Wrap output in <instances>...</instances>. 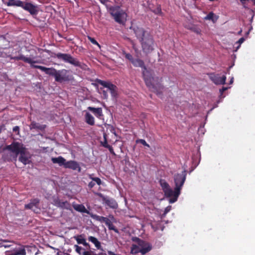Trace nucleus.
<instances>
[{
	"mask_svg": "<svg viewBox=\"0 0 255 255\" xmlns=\"http://www.w3.org/2000/svg\"><path fill=\"white\" fill-rule=\"evenodd\" d=\"M85 122L90 126L95 125V119L93 116L89 113H86L85 115Z\"/></svg>",
	"mask_w": 255,
	"mask_h": 255,
	"instance_id": "aec40b11",
	"label": "nucleus"
},
{
	"mask_svg": "<svg viewBox=\"0 0 255 255\" xmlns=\"http://www.w3.org/2000/svg\"><path fill=\"white\" fill-rule=\"evenodd\" d=\"M11 60H22L24 62L30 64L32 68L38 69L49 76L54 77L56 82L62 83L69 81L72 79V75H69V71L65 69L57 70L53 67L47 68L42 66L34 65V63H39L38 61L34 60L36 57L33 54H30L29 57H25L22 54L17 56H9Z\"/></svg>",
	"mask_w": 255,
	"mask_h": 255,
	"instance_id": "f257e3e1",
	"label": "nucleus"
},
{
	"mask_svg": "<svg viewBox=\"0 0 255 255\" xmlns=\"http://www.w3.org/2000/svg\"><path fill=\"white\" fill-rule=\"evenodd\" d=\"M2 242H7V241H6V240H3Z\"/></svg>",
	"mask_w": 255,
	"mask_h": 255,
	"instance_id": "6e6d98bb",
	"label": "nucleus"
},
{
	"mask_svg": "<svg viewBox=\"0 0 255 255\" xmlns=\"http://www.w3.org/2000/svg\"><path fill=\"white\" fill-rule=\"evenodd\" d=\"M2 130V127H0V133H1Z\"/></svg>",
	"mask_w": 255,
	"mask_h": 255,
	"instance_id": "603ef678",
	"label": "nucleus"
},
{
	"mask_svg": "<svg viewBox=\"0 0 255 255\" xmlns=\"http://www.w3.org/2000/svg\"><path fill=\"white\" fill-rule=\"evenodd\" d=\"M196 33H200V30H196Z\"/></svg>",
	"mask_w": 255,
	"mask_h": 255,
	"instance_id": "3c124183",
	"label": "nucleus"
},
{
	"mask_svg": "<svg viewBox=\"0 0 255 255\" xmlns=\"http://www.w3.org/2000/svg\"><path fill=\"white\" fill-rule=\"evenodd\" d=\"M14 252L17 255H26V254L24 247H23L21 249L14 250Z\"/></svg>",
	"mask_w": 255,
	"mask_h": 255,
	"instance_id": "c756f323",
	"label": "nucleus"
},
{
	"mask_svg": "<svg viewBox=\"0 0 255 255\" xmlns=\"http://www.w3.org/2000/svg\"><path fill=\"white\" fill-rule=\"evenodd\" d=\"M165 211H166V212L168 211V209H167V208H166Z\"/></svg>",
	"mask_w": 255,
	"mask_h": 255,
	"instance_id": "864d4df0",
	"label": "nucleus"
},
{
	"mask_svg": "<svg viewBox=\"0 0 255 255\" xmlns=\"http://www.w3.org/2000/svg\"><path fill=\"white\" fill-rule=\"evenodd\" d=\"M88 240L93 243L97 249H101V243L96 238L93 236H89L88 237Z\"/></svg>",
	"mask_w": 255,
	"mask_h": 255,
	"instance_id": "5701e85b",
	"label": "nucleus"
},
{
	"mask_svg": "<svg viewBox=\"0 0 255 255\" xmlns=\"http://www.w3.org/2000/svg\"><path fill=\"white\" fill-rule=\"evenodd\" d=\"M105 204L113 209H116L118 207V204L117 202L113 199H103Z\"/></svg>",
	"mask_w": 255,
	"mask_h": 255,
	"instance_id": "4468645a",
	"label": "nucleus"
},
{
	"mask_svg": "<svg viewBox=\"0 0 255 255\" xmlns=\"http://www.w3.org/2000/svg\"><path fill=\"white\" fill-rule=\"evenodd\" d=\"M90 215L91 217L95 220L99 221L102 223H105V224H106V223L108 222L109 220L108 218L106 217L100 216L97 215L91 214Z\"/></svg>",
	"mask_w": 255,
	"mask_h": 255,
	"instance_id": "4be33fe9",
	"label": "nucleus"
},
{
	"mask_svg": "<svg viewBox=\"0 0 255 255\" xmlns=\"http://www.w3.org/2000/svg\"><path fill=\"white\" fill-rule=\"evenodd\" d=\"M33 51L35 53H36L35 50H33Z\"/></svg>",
	"mask_w": 255,
	"mask_h": 255,
	"instance_id": "4d7b16f0",
	"label": "nucleus"
},
{
	"mask_svg": "<svg viewBox=\"0 0 255 255\" xmlns=\"http://www.w3.org/2000/svg\"><path fill=\"white\" fill-rule=\"evenodd\" d=\"M209 1H215V0H209ZM241 1L242 4L244 5V6L245 8H247L246 5H245V2L246 1H249V0H240ZM251 1H253L254 4L255 5V0H251Z\"/></svg>",
	"mask_w": 255,
	"mask_h": 255,
	"instance_id": "e433bc0d",
	"label": "nucleus"
},
{
	"mask_svg": "<svg viewBox=\"0 0 255 255\" xmlns=\"http://www.w3.org/2000/svg\"><path fill=\"white\" fill-rule=\"evenodd\" d=\"M187 165H183L181 169H179L176 174V201H177L180 191L186 180L187 176Z\"/></svg>",
	"mask_w": 255,
	"mask_h": 255,
	"instance_id": "423d86ee",
	"label": "nucleus"
},
{
	"mask_svg": "<svg viewBox=\"0 0 255 255\" xmlns=\"http://www.w3.org/2000/svg\"><path fill=\"white\" fill-rule=\"evenodd\" d=\"M160 185L163 190L164 195L166 197H172L169 199L170 203L175 202V188L173 191L169 186V184L163 179L159 180Z\"/></svg>",
	"mask_w": 255,
	"mask_h": 255,
	"instance_id": "6e6552de",
	"label": "nucleus"
},
{
	"mask_svg": "<svg viewBox=\"0 0 255 255\" xmlns=\"http://www.w3.org/2000/svg\"><path fill=\"white\" fill-rule=\"evenodd\" d=\"M7 255H17L16 253H15L14 250L11 252H8Z\"/></svg>",
	"mask_w": 255,
	"mask_h": 255,
	"instance_id": "49530a36",
	"label": "nucleus"
},
{
	"mask_svg": "<svg viewBox=\"0 0 255 255\" xmlns=\"http://www.w3.org/2000/svg\"><path fill=\"white\" fill-rule=\"evenodd\" d=\"M4 152L2 158L4 161H16L17 157L19 153H23L26 150L25 147L21 143L17 141L12 142L10 145H6L3 148Z\"/></svg>",
	"mask_w": 255,
	"mask_h": 255,
	"instance_id": "20e7f679",
	"label": "nucleus"
},
{
	"mask_svg": "<svg viewBox=\"0 0 255 255\" xmlns=\"http://www.w3.org/2000/svg\"><path fill=\"white\" fill-rule=\"evenodd\" d=\"M90 178L94 182H96L98 185H100L102 184V181L99 177H92V175H90Z\"/></svg>",
	"mask_w": 255,
	"mask_h": 255,
	"instance_id": "473e14b6",
	"label": "nucleus"
},
{
	"mask_svg": "<svg viewBox=\"0 0 255 255\" xmlns=\"http://www.w3.org/2000/svg\"><path fill=\"white\" fill-rule=\"evenodd\" d=\"M130 29L132 30L137 39L139 40L143 53L147 54L154 49L155 42L153 36L143 27L132 25Z\"/></svg>",
	"mask_w": 255,
	"mask_h": 255,
	"instance_id": "7ed1b4c3",
	"label": "nucleus"
},
{
	"mask_svg": "<svg viewBox=\"0 0 255 255\" xmlns=\"http://www.w3.org/2000/svg\"><path fill=\"white\" fill-rule=\"evenodd\" d=\"M25 151L26 150H24L23 153H19L20 155L19 157V160L24 165L28 163V159L27 157L25 156Z\"/></svg>",
	"mask_w": 255,
	"mask_h": 255,
	"instance_id": "a878e982",
	"label": "nucleus"
},
{
	"mask_svg": "<svg viewBox=\"0 0 255 255\" xmlns=\"http://www.w3.org/2000/svg\"><path fill=\"white\" fill-rule=\"evenodd\" d=\"M88 39L89 41L93 44L98 45L99 47H100V44L98 43V42L95 39V38L91 37L89 36H88Z\"/></svg>",
	"mask_w": 255,
	"mask_h": 255,
	"instance_id": "72a5a7b5",
	"label": "nucleus"
},
{
	"mask_svg": "<svg viewBox=\"0 0 255 255\" xmlns=\"http://www.w3.org/2000/svg\"><path fill=\"white\" fill-rule=\"evenodd\" d=\"M21 7L28 11L31 15H36L38 13L37 7L31 3L23 1Z\"/></svg>",
	"mask_w": 255,
	"mask_h": 255,
	"instance_id": "9b49d317",
	"label": "nucleus"
},
{
	"mask_svg": "<svg viewBox=\"0 0 255 255\" xmlns=\"http://www.w3.org/2000/svg\"><path fill=\"white\" fill-rule=\"evenodd\" d=\"M209 76L210 79L216 84H224L227 79L226 76L225 75L221 77L220 75L215 74V73H210Z\"/></svg>",
	"mask_w": 255,
	"mask_h": 255,
	"instance_id": "9d476101",
	"label": "nucleus"
},
{
	"mask_svg": "<svg viewBox=\"0 0 255 255\" xmlns=\"http://www.w3.org/2000/svg\"><path fill=\"white\" fill-rule=\"evenodd\" d=\"M83 246H84L87 249H90V246L89 243H87L85 241L84 243L82 244Z\"/></svg>",
	"mask_w": 255,
	"mask_h": 255,
	"instance_id": "79ce46f5",
	"label": "nucleus"
},
{
	"mask_svg": "<svg viewBox=\"0 0 255 255\" xmlns=\"http://www.w3.org/2000/svg\"><path fill=\"white\" fill-rule=\"evenodd\" d=\"M19 128L18 126H15L13 128V131L14 132H16V131H19Z\"/></svg>",
	"mask_w": 255,
	"mask_h": 255,
	"instance_id": "c03bdc74",
	"label": "nucleus"
},
{
	"mask_svg": "<svg viewBox=\"0 0 255 255\" xmlns=\"http://www.w3.org/2000/svg\"><path fill=\"white\" fill-rule=\"evenodd\" d=\"M64 167L65 168H69L72 170H76L79 167L78 163L74 160L65 161Z\"/></svg>",
	"mask_w": 255,
	"mask_h": 255,
	"instance_id": "f8f14e48",
	"label": "nucleus"
},
{
	"mask_svg": "<svg viewBox=\"0 0 255 255\" xmlns=\"http://www.w3.org/2000/svg\"><path fill=\"white\" fill-rule=\"evenodd\" d=\"M135 241L137 242V245L140 247V249L146 248L147 246H152L150 244L142 240L139 238H136Z\"/></svg>",
	"mask_w": 255,
	"mask_h": 255,
	"instance_id": "412c9836",
	"label": "nucleus"
},
{
	"mask_svg": "<svg viewBox=\"0 0 255 255\" xmlns=\"http://www.w3.org/2000/svg\"><path fill=\"white\" fill-rule=\"evenodd\" d=\"M106 225L108 226L109 229L110 230H113L116 233H119V230L115 227V226L113 224L112 222L109 220L108 222H107Z\"/></svg>",
	"mask_w": 255,
	"mask_h": 255,
	"instance_id": "bb28decb",
	"label": "nucleus"
},
{
	"mask_svg": "<svg viewBox=\"0 0 255 255\" xmlns=\"http://www.w3.org/2000/svg\"><path fill=\"white\" fill-rule=\"evenodd\" d=\"M125 57L127 59L129 60L130 61H131V63H132V61L134 60L132 56L129 53H126Z\"/></svg>",
	"mask_w": 255,
	"mask_h": 255,
	"instance_id": "c9c22d12",
	"label": "nucleus"
},
{
	"mask_svg": "<svg viewBox=\"0 0 255 255\" xmlns=\"http://www.w3.org/2000/svg\"><path fill=\"white\" fill-rule=\"evenodd\" d=\"M51 161L53 163H57L60 166H64L66 159L61 156H59L57 157H52Z\"/></svg>",
	"mask_w": 255,
	"mask_h": 255,
	"instance_id": "2eb2a0df",
	"label": "nucleus"
},
{
	"mask_svg": "<svg viewBox=\"0 0 255 255\" xmlns=\"http://www.w3.org/2000/svg\"><path fill=\"white\" fill-rule=\"evenodd\" d=\"M74 248L76 252L79 255H92L91 252H89V251H84L82 253L81 251H82V250H83V249L81 247L79 246L78 245H74Z\"/></svg>",
	"mask_w": 255,
	"mask_h": 255,
	"instance_id": "b1692460",
	"label": "nucleus"
},
{
	"mask_svg": "<svg viewBox=\"0 0 255 255\" xmlns=\"http://www.w3.org/2000/svg\"><path fill=\"white\" fill-rule=\"evenodd\" d=\"M39 203V200L37 198L31 200L30 202L25 205V209H33L34 207L37 208Z\"/></svg>",
	"mask_w": 255,
	"mask_h": 255,
	"instance_id": "ddd939ff",
	"label": "nucleus"
},
{
	"mask_svg": "<svg viewBox=\"0 0 255 255\" xmlns=\"http://www.w3.org/2000/svg\"><path fill=\"white\" fill-rule=\"evenodd\" d=\"M227 89H228V88H222L220 90V91H221V92H225V91H226Z\"/></svg>",
	"mask_w": 255,
	"mask_h": 255,
	"instance_id": "de8ad7c7",
	"label": "nucleus"
},
{
	"mask_svg": "<svg viewBox=\"0 0 255 255\" xmlns=\"http://www.w3.org/2000/svg\"><path fill=\"white\" fill-rule=\"evenodd\" d=\"M165 211H166V212L168 211V209H167V208H166Z\"/></svg>",
	"mask_w": 255,
	"mask_h": 255,
	"instance_id": "5fc2aeb1",
	"label": "nucleus"
},
{
	"mask_svg": "<svg viewBox=\"0 0 255 255\" xmlns=\"http://www.w3.org/2000/svg\"><path fill=\"white\" fill-rule=\"evenodd\" d=\"M215 14L213 12H210L205 17V19H211L212 21H215V20H217V18L215 20L214 19Z\"/></svg>",
	"mask_w": 255,
	"mask_h": 255,
	"instance_id": "2f4dec72",
	"label": "nucleus"
},
{
	"mask_svg": "<svg viewBox=\"0 0 255 255\" xmlns=\"http://www.w3.org/2000/svg\"><path fill=\"white\" fill-rule=\"evenodd\" d=\"M233 81H234V78H232L230 80V84H232V83H233Z\"/></svg>",
	"mask_w": 255,
	"mask_h": 255,
	"instance_id": "8fccbe9b",
	"label": "nucleus"
},
{
	"mask_svg": "<svg viewBox=\"0 0 255 255\" xmlns=\"http://www.w3.org/2000/svg\"><path fill=\"white\" fill-rule=\"evenodd\" d=\"M46 128V125H40L39 123H36L35 122H32L30 125V129H36L40 130H44Z\"/></svg>",
	"mask_w": 255,
	"mask_h": 255,
	"instance_id": "6ab92c4d",
	"label": "nucleus"
},
{
	"mask_svg": "<svg viewBox=\"0 0 255 255\" xmlns=\"http://www.w3.org/2000/svg\"><path fill=\"white\" fill-rule=\"evenodd\" d=\"M88 109L89 111L92 112L94 114L95 116L98 118H100L101 116H103L102 109L101 108H96L94 107H89L88 108Z\"/></svg>",
	"mask_w": 255,
	"mask_h": 255,
	"instance_id": "a211bd4d",
	"label": "nucleus"
},
{
	"mask_svg": "<svg viewBox=\"0 0 255 255\" xmlns=\"http://www.w3.org/2000/svg\"><path fill=\"white\" fill-rule=\"evenodd\" d=\"M152 249V246H147L146 248L140 249V253L142 255H144L150 252Z\"/></svg>",
	"mask_w": 255,
	"mask_h": 255,
	"instance_id": "7c9ffc66",
	"label": "nucleus"
},
{
	"mask_svg": "<svg viewBox=\"0 0 255 255\" xmlns=\"http://www.w3.org/2000/svg\"><path fill=\"white\" fill-rule=\"evenodd\" d=\"M107 148L109 149V151L111 154H112L113 155H115L114 149L112 146L109 145Z\"/></svg>",
	"mask_w": 255,
	"mask_h": 255,
	"instance_id": "4c0bfd02",
	"label": "nucleus"
},
{
	"mask_svg": "<svg viewBox=\"0 0 255 255\" xmlns=\"http://www.w3.org/2000/svg\"><path fill=\"white\" fill-rule=\"evenodd\" d=\"M54 57H56L65 63L70 64L75 67L85 70L87 65L84 63L80 62L77 59L73 57L71 55L67 53H54Z\"/></svg>",
	"mask_w": 255,
	"mask_h": 255,
	"instance_id": "39448f33",
	"label": "nucleus"
},
{
	"mask_svg": "<svg viewBox=\"0 0 255 255\" xmlns=\"http://www.w3.org/2000/svg\"><path fill=\"white\" fill-rule=\"evenodd\" d=\"M73 208L77 211L91 215L90 212L86 209L83 204H76L73 206Z\"/></svg>",
	"mask_w": 255,
	"mask_h": 255,
	"instance_id": "dca6fc26",
	"label": "nucleus"
},
{
	"mask_svg": "<svg viewBox=\"0 0 255 255\" xmlns=\"http://www.w3.org/2000/svg\"><path fill=\"white\" fill-rule=\"evenodd\" d=\"M23 1L20 0H8L6 4L8 6H22Z\"/></svg>",
	"mask_w": 255,
	"mask_h": 255,
	"instance_id": "f3484780",
	"label": "nucleus"
},
{
	"mask_svg": "<svg viewBox=\"0 0 255 255\" xmlns=\"http://www.w3.org/2000/svg\"><path fill=\"white\" fill-rule=\"evenodd\" d=\"M3 246H4L5 248H8V247H10V245L6 244L5 245H3Z\"/></svg>",
	"mask_w": 255,
	"mask_h": 255,
	"instance_id": "09e8293b",
	"label": "nucleus"
},
{
	"mask_svg": "<svg viewBox=\"0 0 255 255\" xmlns=\"http://www.w3.org/2000/svg\"><path fill=\"white\" fill-rule=\"evenodd\" d=\"M244 41H245V38H240L239 39V40L237 41V42L239 43V45L237 47V49H238V48H239V47L240 46L241 43H242V42H244Z\"/></svg>",
	"mask_w": 255,
	"mask_h": 255,
	"instance_id": "a19ab883",
	"label": "nucleus"
},
{
	"mask_svg": "<svg viewBox=\"0 0 255 255\" xmlns=\"http://www.w3.org/2000/svg\"><path fill=\"white\" fill-rule=\"evenodd\" d=\"M110 14L115 20L119 24H124L127 18V14L119 7L110 8Z\"/></svg>",
	"mask_w": 255,
	"mask_h": 255,
	"instance_id": "0eeeda50",
	"label": "nucleus"
},
{
	"mask_svg": "<svg viewBox=\"0 0 255 255\" xmlns=\"http://www.w3.org/2000/svg\"><path fill=\"white\" fill-rule=\"evenodd\" d=\"M132 64L135 67H139L142 68V76L146 86L151 91L159 95L162 92L163 86L160 83V79L158 77L154 78L148 71L143 60L139 59H134Z\"/></svg>",
	"mask_w": 255,
	"mask_h": 255,
	"instance_id": "f03ea898",
	"label": "nucleus"
},
{
	"mask_svg": "<svg viewBox=\"0 0 255 255\" xmlns=\"http://www.w3.org/2000/svg\"><path fill=\"white\" fill-rule=\"evenodd\" d=\"M140 253V247L137 245L132 244L130 248V253L132 255H136Z\"/></svg>",
	"mask_w": 255,
	"mask_h": 255,
	"instance_id": "393cba45",
	"label": "nucleus"
},
{
	"mask_svg": "<svg viewBox=\"0 0 255 255\" xmlns=\"http://www.w3.org/2000/svg\"><path fill=\"white\" fill-rule=\"evenodd\" d=\"M95 185V183L92 180L88 184V187L89 188L91 189Z\"/></svg>",
	"mask_w": 255,
	"mask_h": 255,
	"instance_id": "58836bf2",
	"label": "nucleus"
},
{
	"mask_svg": "<svg viewBox=\"0 0 255 255\" xmlns=\"http://www.w3.org/2000/svg\"><path fill=\"white\" fill-rule=\"evenodd\" d=\"M96 82L103 87L108 88L113 97H116L117 96V87L112 83L106 82L100 79H97Z\"/></svg>",
	"mask_w": 255,
	"mask_h": 255,
	"instance_id": "1a4fd4ad",
	"label": "nucleus"
},
{
	"mask_svg": "<svg viewBox=\"0 0 255 255\" xmlns=\"http://www.w3.org/2000/svg\"><path fill=\"white\" fill-rule=\"evenodd\" d=\"M74 238L78 244H83L86 241V240L83 238L82 235H79L77 237L75 236Z\"/></svg>",
	"mask_w": 255,
	"mask_h": 255,
	"instance_id": "c85d7f7f",
	"label": "nucleus"
},
{
	"mask_svg": "<svg viewBox=\"0 0 255 255\" xmlns=\"http://www.w3.org/2000/svg\"><path fill=\"white\" fill-rule=\"evenodd\" d=\"M136 142L140 143L141 144H143L144 146H146L148 147H149V145L147 143L146 141L144 139H139L136 140Z\"/></svg>",
	"mask_w": 255,
	"mask_h": 255,
	"instance_id": "f704fd0d",
	"label": "nucleus"
},
{
	"mask_svg": "<svg viewBox=\"0 0 255 255\" xmlns=\"http://www.w3.org/2000/svg\"><path fill=\"white\" fill-rule=\"evenodd\" d=\"M104 140L101 141L102 146L105 148H107L109 144L108 143L107 135L106 133L103 134Z\"/></svg>",
	"mask_w": 255,
	"mask_h": 255,
	"instance_id": "cd10ccee",
	"label": "nucleus"
},
{
	"mask_svg": "<svg viewBox=\"0 0 255 255\" xmlns=\"http://www.w3.org/2000/svg\"><path fill=\"white\" fill-rule=\"evenodd\" d=\"M101 3L106 5L107 2L109 1L110 0H99Z\"/></svg>",
	"mask_w": 255,
	"mask_h": 255,
	"instance_id": "a18cd8bd",
	"label": "nucleus"
},
{
	"mask_svg": "<svg viewBox=\"0 0 255 255\" xmlns=\"http://www.w3.org/2000/svg\"><path fill=\"white\" fill-rule=\"evenodd\" d=\"M103 96L104 97L105 99H107L108 97V94H107V91H106L105 90H103Z\"/></svg>",
	"mask_w": 255,
	"mask_h": 255,
	"instance_id": "37998d69",
	"label": "nucleus"
},
{
	"mask_svg": "<svg viewBox=\"0 0 255 255\" xmlns=\"http://www.w3.org/2000/svg\"><path fill=\"white\" fill-rule=\"evenodd\" d=\"M154 12L156 14H160L162 13L161 9L160 7H158L154 11Z\"/></svg>",
	"mask_w": 255,
	"mask_h": 255,
	"instance_id": "ea45409f",
	"label": "nucleus"
}]
</instances>
